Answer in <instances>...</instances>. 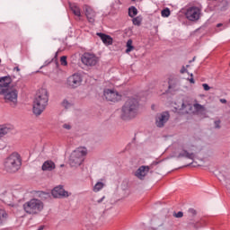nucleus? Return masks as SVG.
<instances>
[{"label":"nucleus","mask_w":230,"mask_h":230,"mask_svg":"<svg viewBox=\"0 0 230 230\" xmlns=\"http://www.w3.org/2000/svg\"><path fill=\"white\" fill-rule=\"evenodd\" d=\"M52 196L54 197V199H66L67 197H69V195H71V193L66 191V190H64V187L62 186H57L52 190Z\"/></svg>","instance_id":"f8f14e48"},{"label":"nucleus","mask_w":230,"mask_h":230,"mask_svg":"<svg viewBox=\"0 0 230 230\" xmlns=\"http://www.w3.org/2000/svg\"><path fill=\"white\" fill-rule=\"evenodd\" d=\"M72 106H73V102H69L66 99H65L62 102V107H64V109H71Z\"/></svg>","instance_id":"c85d7f7f"},{"label":"nucleus","mask_w":230,"mask_h":230,"mask_svg":"<svg viewBox=\"0 0 230 230\" xmlns=\"http://www.w3.org/2000/svg\"><path fill=\"white\" fill-rule=\"evenodd\" d=\"M190 84H195V79H193V74L190 75V78L189 79Z\"/></svg>","instance_id":"e433bc0d"},{"label":"nucleus","mask_w":230,"mask_h":230,"mask_svg":"<svg viewBox=\"0 0 230 230\" xmlns=\"http://www.w3.org/2000/svg\"><path fill=\"white\" fill-rule=\"evenodd\" d=\"M181 73H182V74H183V73H186V68H184V67L181 68Z\"/></svg>","instance_id":"ea45409f"},{"label":"nucleus","mask_w":230,"mask_h":230,"mask_svg":"<svg viewBox=\"0 0 230 230\" xmlns=\"http://www.w3.org/2000/svg\"><path fill=\"white\" fill-rule=\"evenodd\" d=\"M220 102L221 103H227V101L226 99H221Z\"/></svg>","instance_id":"58836bf2"},{"label":"nucleus","mask_w":230,"mask_h":230,"mask_svg":"<svg viewBox=\"0 0 230 230\" xmlns=\"http://www.w3.org/2000/svg\"><path fill=\"white\" fill-rule=\"evenodd\" d=\"M12 132V127L2 125L0 126V137H4L6 134H10Z\"/></svg>","instance_id":"4be33fe9"},{"label":"nucleus","mask_w":230,"mask_h":230,"mask_svg":"<svg viewBox=\"0 0 230 230\" xmlns=\"http://www.w3.org/2000/svg\"><path fill=\"white\" fill-rule=\"evenodd\" d=\"M168 119H170V113L167 111H164L162 113H158L155 116V125L159 128H163L166 123H168Z\"/></svg>","instance_id":"9d476101"},{"label":"nucleus","mask_w":230,"mask_h":230,"mask_svg":"<svg viewBox=\"0 0 230 230\" xmlns=\"http://www.w3.org/2000/svg\"><path fill=\"white\" fill-rule=\"evenodd\" d=\"M55 163L51 160H47L45 163H43L41 170H43V172H52V170H55Z\"/></svg>","instance_id":"aec40b11"},{"label":"nucleus","mask_w":230,"mask_h":230,"mask_svg":"<svg viewBox=\"0 0 230 230\" xmlns=\"http://www.w3.org/2000/svg\"><path fill=\"white\" fill-rule=\"evenodd\" d=\"M206 112V108L204 105L199 104L198 102H195L192 105V114H197L198 116H200Z\"/></svg>","instance_id":"dca6fc26"},{"label":"nucleus","mask_w":230,"mask_h":230,"mask_svg":"<svg viewBox=\"0 0 230 230\" xmlns=\"http://www.w3.org/2000/svg\"><path fill=\"white\" fill-rule=\"evenodd\" d=\"M49 101V95L48 90L41 88L36 94L33 101L32 111L35 116H40L46 111L48 107V102Z\"/></svg>","instance_id":"f257e3e1"},{"label":"nucleus","mask_w":230,"mask_h":230,"mask_svg":"<svg viewBox=\"0 0 230 230\" xmlns=\"http://www.w3.org/2000/svg\"><path fill=\"white\" fill-rule=\"evenodd\" d=\"M133 41L132 40H128L126 44V53H130V51H134V47L132 46Z\"/></svg>","instance_id":"a878e982"},{"label":"nucleus","mask_w":230,"mask_h":230,"mask_svg":"<svg viewBox=\"0 0 230 230\" xmlns=\"http://www.w3.org/2000/svg\"><path fill=\"white\" fill-rule=\"evenodd\" d=\"M84 82V76L80 73H75L68 76L66 81V85L68 89H78Z\"/></svg>","instance_id":"0eeeda50"},{"label":"nucleus","mask_w":230,"mask_h":230,"mask_svg":"<svg viewBox=\"0 0 230 230\" xmlns=\"http://www.w3.org/2000/svg\"><path fill=\"white\" fill-rule=\"evenodd\" d=\"M97 35L102 40L103 44H105V46H112V37L102 32L97 33Z\"/></svg>","instance_id":"f3484780"},{"label":"nucleus","mask_w":230,"mask_h":230,"mask_svg":"<svg viewBox=\"0 0 230 230\" xmlns=\"http://www.w3.org/2000/svg\"><path fill=\"white\" fill-rule=\"evenodd\" d=\"M81 62L87 67H94L100 62V58L94 53L85 52L81 58Z\"/></svg>","instance_id":"6e6552de"},{"label":"nucleus","mask_w":230,"mask_h":230,"mask_svg":"<svg viewBox=\"0 0 230 230\" xmlns=\"http://www.w3.org/2000/svg\"><path fill=\"white\" fill-rule=\"evenodd\" d=\"M185 15L189 21H199L200 19V8L195 6L190 7Z\"/></svg>","instance_id":"9b49d317"},{"label":"nucleus","mask_w":230,"mask_h":230,"mask_svg":"<svg viewBox=\"0 0 230 230\" xmlns=\"http://www.w3.org/2000/svg\"><path fill=\"white\" fill-rule=\"evenodd\" d=\"M103 96L107 102H112L113 103L121 100V94L112 89H105L103 91Z\"/></svg>","instance_id":"1a4fd4ad"},{"label":"nucleus","mask_w":230,"mask_h":230,"mask_svg":"<svg viewBox=\"0 0 230 230\" xmlns=\"http://www.w3.org/2000/svg\"><path fill=\"white\" fill-rule=\"evenodd\" d=\"M188 215H189V217H195V215H197V211L193 208H190L188 210Z\"/></svg>","instance_id":"473e14b6"},{"label":"nucleus","mask_w":230,"mask_h":230,"mask_svg":"<svg viewBox=\"0 0 230 230\" xmlns=\"http://www.w3.org/2000/svg\"><path fill=\"white\" fill-rule=\"evenodd\" d=\"M176 157L178 159H181L182 157H185L186 159H194L195 154H193V152H188L187 150L182 149L179 152L178 155H176Z\"/></svg>","instance_id":"a211bd4d"},{"label":"nucleus","mask_w":230,"mask_h":230,"mask_svg":"<svg viewBox=\"0 0 230 230\" xmlns=\"http://www.w3.org/2000/svg\"><path fill=\"white\" fill-rule=\"evenodd\" d=\"M8 220V212L4 208H0V226L6 223Z\"/></svg>","instance_id":"5701e85b"},{"label":"nucleus","mask_w":230,"mask_h":230,"mask_svg":"<svg viewBox=\"0 0 230 230\" xmlns=\"http://www.w3.org/2000/svg\"><path fill=\"white\" fill-rule=\"evenodd\" d=\"M13 71H17L19 73V71H21V68H19V66H16L13 68Z\"/></svg>","instance_id":"4c0bfd02"},{"label":"nucleus","mask_w":230,"mask_h":230,"mask_svg":"<svg viewBox=\"0 0 230 230\" xmlns=\"http://www.w3.org/2000/svg\"><path fill=\"white\" fill-rule=\"evenodd\" d=\"M10 84H12V77L10 76L0 77V89H8Z\"/></svg>","instance_id":"6ab92c4d"},{"label":"nucleus","mask_w":230,"mask_h":230,"mask_svg":"<svg viewBox=\"0 0 230 230\" xmlns=\"http://www.w3.org/2000/svg\"><path fill=\"white\" fill-rule=\"evenodd\" d=\"M148 172H150V166L141 165L135 172V177H137V179H139L140 181H145V178L148 175Z\"/></svg>","instance_id":"ddd939ff"},{"label":"nucleus","mask_w":230,"mask_h":230,"mask_svg":"<svg viewBox=\"0 0 230 230\" xmlns=\"http://www.w3.org/2000/svg\"><path fill=\"white\" fill-rule=\"evenodd\" d=\"M0 96H4L5 103L15 108L18 103L19 91L13 87L0 88Z\"/></svg>","instance_id":"20e7f679"},{"label":"nucleus","mask_w":230,"mask_h":230,"mask_svg":"<svg viewBox=\"0 0 230 230\" xmlns=\"http://www.w3.org/2000/svg\"><path fill=\"white\" fill-rule=\"evenodd\" d=\"M22 162L21 160V155L17 153H13L4 162V170L7 173H15L21 170Z\"/></svg>","instance_id":"7ed1b4c3"},{"label":"nucleus","mask_w":230,"mask_h":230,"mask_svg":"<svg viewBox=\"0 0 230 230\" xmlns=\"http://www.w3.org/2000/svg\"><path fill=\"white\" fill-rule=\"evenodd\" d=\"M84 10L88 22L93 24L94 21H96V12L89 5H84Z\"/></svg>","instance_id":"4468645a"},{"label":"nucleus","mask_w":230,"mask_h":230,"mask_svg":"<svg viewBox=\"0 0 230 230\" xmlns=\"http://www.w3.org/2000/svg\"><path fill=\"white\" fill-rule=\"evenodd\" d=\"M62 128H65V130H71L73 128V126L71 123H65L62 125Z\"/></svg>","instance_id":"2f4dec72"},{"label":"nucleus","mask_w":230,"mask_h":230,"mask_svg":"<svg viewBox=\"0 0 230 230\" xmlns=\"http://www.w3.org/2000/svg\"><path fill=\"white\" fill-rule=\"evenodd\" d=\"M87 155V148L84 146L77 147L70 155L69 164L71 166H80Z\"/></svg>","instance_id":"423d86ee"},{"label":"nucleus","mask_w":230,"mask_h":230,"mask_svg":"<svg viewBox=\"0 0 230 230\" xmlns=\"http://www.w3.org/2000/svg\"><path fill=\"white\" fill-rule=\"evenodd\" d=\"M220 123H221L220 119L214 121L215 128H220Z\"/></svg>","instance_id":"72a5a7b5"},{"label":"nucleus","mask_w":230,"mask_h":230,"mask_svg":"<svg viewBox=\"0 0 230 230\" xmlns=\"http://www.w3.org/2000/svg\"><path fill=\"white\" fill-rule=\"evenodd\" d=\"M128 15L129 17H136V15H137V8H136L135 6L129 7Z\"/></svg>","instance_id":"393cba45"},{"label":"nucleus","mask_w":230,"mask_h":230,"mask_svg":"<svg viewBox=\"0 0 230 230\" xmlns=\"http://www.w3.org/2000/svg\"><path fill=\"white\" fill-rule=\"evenodd\" d=\"M179 111H181V114H193V105L188 102H181Z\"/></svg>","instance_id":"2eb2a0df"},{"label":"nucleus","mask_w":230,"mask_h":230,"mask_svg":"<svg viewBox=\"0 0 230 230\" xmlns=\"http://www.w3.org/2000/svg\"><path fill=\"white\" fill-rule=\"evenodd\" d=\"M139 104L136 99H128L121 108L120 117L124 121L134 119L137 116Z\"/></svg>","instance_id":"f03ea898"},{"label":"nucleus","mask_w":230,"mask_h":230,"mask_svg":"<svg viewBox=\"0 0 230 230\" xmlns=\"http://www.w3.org/2000/svg\"><path fill=\"white\" fill-rule=\"evenodd\" d=\"M0 64H1V59H0Z\"/></svg>","instance_id":"37998d69"},{"label":"nucleus","mask_w":230,"mask_h":230,"mask_svg":"<svg viewBox=\"0 0 230 230\" xmlns=\"http://www.w3.org/2000/svg\"><path fill=\"white\" fill-rule=\"evenodd\" d=\"M161 85H162L161 91H162L163 94H164V93H168V91H170V89H173V87H175L172 84V81L164 82L161 84Z\"/></svg>","instance_id":"412c9836"},{"label":"nucleus","mask_w":230,"mask_h":230,"mask_svg":"<svg viewBox=\"0 0 230 230\" xmlns=\"http://www.w3.org/2000/svg\"><path fill=\"white\" fill-rule=\"evenodd\" d=\"M70 9L72 10L73 13L76 15V17H81L82 12L80 11V7L76 4H70Z\"/></svg>","instance_id":"b1692460"},{"label":"nucleus","mask_w":230,"mask_h":230,"mask_svg":"<svg viewBox=\"0 0 230 230\" xmlns=\"http://www.w3.org/2000/svg\"><path fill=\"white\" fill-rule=\"evenodd\" d=\"M102 200H103V199H102L98 200V202H102Z\"/></svg>","instance_id":"79ce46f5"},{"label":"nucleus","mask_w":230,"mask_h":230,"mask_svg":"<svg viewBox=\"0 0 230 230\" xmlns=\"http://www.w3.org/2000/svg\"><path fill=\"white\" fill-rule=\"evenodd\" d=\"M142 21H143V18H141V16H137L133 18L132 22L135 26H141Z\"/></svg>","instance_id":"cd10ccee"},{"label":"nucleus","mask_w":230,"mask_h":230,"mask_svg":"<svg viewBox=\"0 0 230 230\" xmlns=\"http://www.w3.org/2000/svg\"><path fill=\"white\" fill-rule=\"evenodd\" d=\"M170 13L171 12H170V9L168 8H165L161 12L162 17H170Z\"/></svg>","instance_id":"c756f323"},{"label":"nucleus","mask_w":230,"mask_h":230,"mask_svg":"<svg viewBox=\"0 0 230 230\" xmlns=\"http://www.w3.org/2000/svg\"><path fill=\"white\" fill-rule=\"evenodd\" d=\"M202 87H203L204 91H209V89H211V87H209V85L208 84H203Z\"/></svg>","instance_id":"c9c22d12"},{"label":"nucleus","mask_w":230,"mask_h":230,"mask_svg":"<svg viewBox=\"0 0 230 230\" xmlns=\"http://www.w3.org/2000/svg\"><path fill=\"white\" fill-rule=\"evenodd\" d=\"M174 217H175L176 218H182V217H184V214L180 211V212H178V213H175V214H174Z\"/></svg>","instance_id":"f704fd0d"},{"label":"nucleus","mask_w":230,"mask_h":230,"mask_svg":"<svg viewBox=\"0 0 230 230\" xmlns=\"http://www.w3.org/2000/svg\"><path fill=\"white\" fill-rule=\"evenodd\" d=\"M220 26H222V23L217 24V28H220Z\"/></svg>","instance_id":"a19ab883"},{"label":"nucleus","mask_w":230,"mask_h":230,"mask_svg":"<svg viewBox=\"0 0 230 230\" xmlns=\"http://www.w3.org/2000/svg\"><path fill=\"white\" fill-rule=\"evenodd\" d=\"M61 66H67V57L63 56L60 58Z\"/></svg>","instance_id":"7c9ffc66"},{"label":"nucleus","mask_w":230,"mask_h":230,"mask_svg":"<svg viewBox=\"0 0 230 230\" xmlns=\"http://www.w3.org/2000/svg\"><path fill=\"white\" fill-rule=\"evenodd\" d=\"M103 186H105L103 182L98 181L93 187V191L97 193V191H100L103 188Z\"/></svg>","instance_id":"bb28decb"},{"label":"nucleus","mask_w":230,"mask_h":230,"mask_svg":"<svg viewBox=\"0 0 230 230\" xmlns=\"http://www.w3.org/2000/svg\"><path fill=\"white\" fill-rule=\"evenodd\" d=\"M23 209L28 215H39L44 209V202L39 199H32L23 204Z\"/></svg>","instance_id":"39448f33"}]
</instances>
